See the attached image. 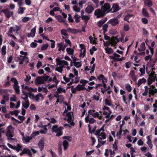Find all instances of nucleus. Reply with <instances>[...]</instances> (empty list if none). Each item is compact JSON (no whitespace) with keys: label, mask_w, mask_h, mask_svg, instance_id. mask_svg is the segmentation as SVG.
<instances>
[{"label":"nucleus","mask_w":157,"mask_h":157,"mask_svg":"<svg viewBox=\"0 0 157 157\" xmlns=\"http://www.w3.org/2000/svg\"><path fill=\"white\" fill-rule=\"evenodd\" d=\"M58 125H55L52 127V132H55L57 133L56 134V136H60L63 134V132H62V131L64 129L63 127H60L58 128Z\"/></svg>","instance_id":"nucleus-1"},{"label":"nucleus","mask_w":157,"mask_h":157,"mask_svg":"<svg viewBox=\"0 0 157 157\" xmlns=\"http://www.w3.org/2000/svg\"><path fill=\"white\" fill-rule=\"evenodd\" d=\"M13 128L11 125H9L7 128V131L6 133V136L7 137V139L9 140H13V139L12 138L13 136L12 134L13 131L11 130Z\"/></svg>","instance_id":"nucleus-2"},{"label":"nucleus","mask_w":157,"mask_h":157,"mask_svg":"<svg viewBox=\"0 0 157 157\" xmlns=\"http://www.w3.org/2000/svg\"><path fill=\"white\" fill-rule=\"evenodd\" d=\"M106 13L102 10L98 9L96 10L94 12V15L97 16V18H99L104 17Z\"/></svg>","instance_id":"nucleus-3"},{"label":"nucleus","mask_w":157,"mask_h":157,"mask_svg":"<svg viewBox=\"0 0 157 157\" xmlns=\"http://www.w3.org/2000/svg\"><path fill=\"white\" fill-rule=\"evenodd\" d=\"M1 12L4 13L6 17L8 18H9L11 16H13V12L12 11H9V10L8 8L1 10Z\"/></svg>","instance_id":"nucleus-4"},{"label":"nucleus","mask_w":157,"mask_h":157,"mask_svg":"<svg viewBox=\"0 0 157 157\" xmlns=\"http://www.w3.org/2000/svg\"><path fill=\"white\" fill-rule=\"evenodd\" d=\"M121 9L118 4L114 3L113 4L112 6L109 11L112 13H115L120 10Z\"/></svg>","instance_id":"nucleus-5"},{"label":"nucleus","mask_w":157,"mask_h":157,"mask_svg":"<svg viewBox=\"0 0 157 157\" xmlns=\"http://www.w3.org/2000/svg\"><path fill=\"white\" fill-rule=\"evenodd\" d=\"M110 6L108 3H105L103 6L101 7V9L105 13H108L110 12L109 10H110Z\"/></svg>","instance_id":"nucleus-6"},{"label":"nucleus","mask_w":157,"mask_h":157,"mask_svg":"<svg viewBox=\"0 0 157 157\" xmlns=\"http://www.w3.org/2000/svg\"><path fill=\"white\" fill-rule=\"evenodd\" d=\"M28 59V57H27L20 55L19 56L16 57L14 59L17 62H18V60H19V63L20 64H23L25 59Z\"/></svg>","instance_id":"nucleus-7"},{"label":"nucleus","mask_w":157,"mask_h":157,"mask_svg":"<svg viewBox=\"0 0 157 157\" xmlns=\"http://www.w3.org/2000/svg\"><path fill=\"white\" fill-rule=\"evenodd\" d=\"M80 48H81V53L79 55L80 57H82V58H84L86 54V49L85 47V45L83 44H79Z\"/></svg>","instance_id":"nucleus-8"},{"label":"nucleus","mask_w":157,"mask_h":157,"mask_svg":"<svg viewBox=\"0 0 157 157\" xmlns=\"http://www.w3.org/2000/svg\"><path fill=\"white\" fill-rule=\"evenodd\" d=\"M27 154L29 157H31L32 156V154L31 151L29 149L27 148H24L22 150V152L20 154L21 156H22L24 154Z\"/></svg>","instance_id":"nucleus-9"},{"label":"nucleus","mask_w":157,"mask_h":157,"mask_svg":"<svg viewBox=\"0 0 157 157\" xmlns=\"http://www.w3.org/2000/svg\"><path fill=\"white\" fill-rule=\"evenodd\" d=\"M119 23V20L118 19L116 18L111 19L107 22V23H110L113 26H115L118 24Z\"/></svg>","instance_id":"nucleus-10"},{"label":"nucleus","mask_w":157,"mask_h":157,"mask_svg":"<svg viewBox=\"0 0 157 157\" xmlns=\"http://www.w3.org/2000/svg\"><path fill=\"white\" fill-rule=\"evenodd\" d=\"M34 82L35 84L36 85L44 83L43 79L42 78L41 76L37 77Z\"/></svg>","instance_id":"nucleus-11"},{"label":"nucleus","mask_w":157,"mask_h":157,"mask_svg":"<svg viewBox=\"0 0 157 157\" xmlns=\"http://www.w3.org/2000/svg\"><path fill=\"white\" fill-rule=\"evenodd\" d=\"M44 138L42 137L38 143V145L41 151H42L44 148Z\"/></svg>","instance_id":"nucleus-12"},{"label":"nucleus","mask_w":157,"mask_h":157,"mask_svg":"<svg viewBox=\"0 0 157 157\" xmlns=\"http://www.w3.org/2000/svg\"><path fill=\"white\" fill-rule=\"evenodd\" d=\"M36 31V28L35 27H34L31 30V33H28L27 36L28 37H33L35 36Z\"/></svg>","instance_id":"nucleus-13"},{"label":"nucleus","mask_w":157,"mask_h":157,"mask_svg":"<svg viewBox=\"0 0 157 157\" xmlns=\"http://www.w3.org/2000/svg\"><path fill=\"white\" fill-rule=\"evenodd\" d=\"M94 9L91 5L88 6L86 8L85 11L88 13H90L94 10Z\"/></svg>","instance_id":"nucleus-14"},{"label":"nucleus","mask_w":157,"mask_h":157,"mask_svg":"<svg viewBox=\"0 0 157 157\" xmlns=\"http://www.w3.org/2000/svg\"><path fill=\"white\" fill-rule=\"evenodd\" d=\"M28 91H29V93L27 92L26 91H25L24 90H22V92L23 93V94L25 95V96L26 95H28L29 96V94L30 93H32L33 92H36L37 91V89H26Z\"/></svg>","instance_id":"nucleus-15"},{"label":"nucleus","mask_w":157,"mask_h":157,"mask_svg":"<svg viewBox=\"0 0 157 157\" xmlns=\"http://www.w3.org/2000/svg\"><path fill=\"white\" fill-rule=\"evenodd\" d=\"M98 139L102 140V139H105L106 138V133L105 132H102L98 136Z\"/></svg>","instance_id":"nucleus-16"},{"label":"nucleus","mask_w":157,"mask_h":157,"mask_svg":"<svg viewBox=\"0 0 157 157\" xmlns=\"http://www.w3.org/2000/svg\"><path fill=\"white\" fill-rule=\"evenodd\" d=\"M88 132L89 133H94L95 132V130L97 128V126L95 125L93 128L92 130H91V128L90 126V124H88Z\"/></svg>","instance_id":"nucleus-17"},{"label":"nucleus","mask_w":157,"mask_h":157,"mask_svg":"<svg viewBox=\"0 0 157 157\" xmlns=\"http://www.w3.org/2000/svg\"><path fill=\"white\" fill-rule=\"evenodd\" d=\"M146 82V80L144 78L140 79L137 83V86L139 87L142 84H145Z\"/></svg>","instance_id":"nucleus-18"},{"label":"nucleus","mask_w":157,"mask_h":157,"mask_svg":"<svg viewBox=\"0 0 157 157\" xmlns=\"http://www.w3.org/2000/svg\"><path fill=\"white\" fill-rule=\"evenodd\" d=\"M14 150H16L17 152L22 150V146L20 144H17L16 146H15Z\"/></svg>","instance_id":"nucleus-19"},{"label":"nucleus","mask_w":157,"mask_h":157,"mask_svg":"<svg viewBox=\"0 0 157 157\" xmlns=\"http://www.w3.org/2000/svg\"><path fill=\"white\" fill-rule=\"evenodd\" d=\"M63 144L64 147V149L65 151H66L69 147V143L66 140H64L63 141Z\"/></svg>","instance_id":"nucleus-20"},{"label":"nucleus","mask_w":157,"mask_h":157,"mask_svg":"<svg viewBox=\"0 0 157 157\" xmlns=\"http://www.w3.org/2000/svg\"><path fill=\"white\" fill-rule=\"evenodd\" d=\"M145 4L149 8L151 7L153 5V3L151 0H145Z\"/></svg>","instance_id":"nucleus-21"},{"label":"nucleus","mask_w":157,"mask_h":157,"mask_svg":"<svg viewBox=\"0 0 157 157\" xmlns=\"http://www.w3.org/2000/svg\"><path fill=\"white\" fill-rule=\"evenodd\" d=\"M67 30L70 33L73 34H76L78 33L77 29H72L71 28H68L67 29Z\"/></svg>","instance_id":"nucleus-22"},{"label":"nucleus","mask_w":157,"mask_h":157,"mask_svg":"<svg viewBox=\"0 0 157 157\" xmlns=\"http://www.w3.org/2000/svg\"><path fill=\"white\" fill-rule=\"evenodd\" d=\"M142 11V13L144 17H149V14L147 11V10L146 9L143 8Z\"/></svg>","instance_id":"nucleus-23"},{"label":"nucleus","mask_w":157,"mask_h":157,"mask_svg":"<svg viewBox=\"0 0 157 157\" xmlns=\"http://www.w3.org/2000/svg\"><path fill=\"white\" fill-rule=\"evenodd\" d=\"M105 102L106 105H107L109 106L113 105L111 100L110 99H108V98H106L105 99Z\"/></svg>","instance_id":"nucleus-24"},{"label":"nucleus","mask_w":157,"mask_h":157,"mask_svg":"<svg viewBox=\"0 0 157 157\" xmlns=\"http://www.w3.org/2000/svg\"><path fill=\"white\" fill-rule=\"evenodd\" d=\"M106 20H101L98 22V25L99 27H101L105 23L107 20V18H106Z\"/></svg>","instance_id":"nucleus-25"},{"label":"nucleus","mask_w":157,"mask_h":157,"mask_svg":"<svg viewBox=\"0 0 157 157\" xmlns=\"http://www.w3.org/2000/svg\"><path fill=\"white\" fill-rule=\"evenodd\" d=\"M66 50L68 53V54L71 55H73L74 50L73 49L69 48H67Z\"/></svg>","instance_id":"nucleus-26"},{"label":"nucleus","mask_w":157,"mask_h":157,"mask_svg":"<svg viewBox=\"0 0 157 157\" xmlns=\"http://www.w3.org/2000/svg\"><path fill=\"white\" fill-rule=\"evenodd\" d=\"M43 95L40 93H39L36 95L35 96L34 100H35L36 101H38L39 100L40 97H43Z\"/></svg>","instance_id":"nucleus-27"},{"label":"nucleus","mask_w":157,"mask_h":157,"mask_svg":"<svg viewBox=\"0 0 157 157\" xmlns=\"http://www.w3.org/2000/svg\"><path fill=\"white\" fill-rule=\"evenodd\" d=\"M22 106L25 109H27L29 107L30 104L29 100L26 101L25 103H22Z\"/></svg>","instance_id":"nucleus-28"},{"label":"nucleus","mask_w":157,"mask_h":157,"mask_svg":"<svg viewBox=\"0 0 157 157\" xmlns=\"http://www.w3.org/2000/svg\"><path fill=\"white\" fill-rule=\"evenodd\" d=\"M149 94L150 95H153L157 92V89H149Z\"/></svg>","instance_id":"nucleus-29"},{"label":"nucleus","mask_w":157,"mask_h":157,"mask_svg":"<svg viewBox=\"0 0 157 157\" xmlns=\"http://www.w3.org/2000/svg\"><path fill=\"white\" fill-rule=\"evenodd\" d=\"M25 9V7H19L18 9V13L19 14H22L24 13V10Z\"/></svg>","instance_id":"nucleus-30"},{"label":"nucleus","mask_w":157,"mask_h":157,"mask_svg":"<svg viewBox=\"0 0 157 157\" xmlns=\"http://www.w3.org/2000/svg\"><path fill=\"white\" fill-rule=\"evenodd\" d=\"M4 93L5 94L3 95V98L6 99V101H8L9 99V94L7 92V90L6 91V92Z\"/></svg>","instance_id":"nucleus-31"},{"label":"nucleus","mask_w":157,"mask_h":157,"mask_svg":"<svg viewBox=\"0 0 157 157\" xmlns=\"http://www.w3.org/2000/svg\"><path fill=\"white\" fill-rule=\"evenodd\" d=\"M20 113V111L19 110H15L13 111H10V113L12 115H13L15 114V116H17L18 115V113Z\"/></svg>","instance_id":"nucleus-32"},{"label":"nucleus","mask_w":157,"mask_h":157,"mask_svg":"<svg viewBox=\"0 0 157 157\" xmlns=\"http://www.w3.org/2000/svg\"><path fill=\"white\" fill-rule=\"evenodd\" d=\"M81 62H73L75 66L77 68H78L82 66Z\"/></svg>","instance_id":"nucleus-33"},{"label":"nucleus","mask_w":157,"mask_h":157,"mask_svg":"<svg viewBox=\"0 0 157 157\" xmlns=\"http://www.w3.org/2000/svg\"><path fill=\"white\" fill-rule=\"evenodd\" d=\"M75 80L74 81V80L73 79H72V81L71 82H70L69 84V85H71L73 83H77L79 81V78L75 77Z\"/></svg>","instance_id":"nucleus-34"},{"label":"nucleus","mask_w":157,"mask_h":157,"mask_svg":"<svg viewBox=\"0 0 157 157\" xmlns=\"http://www.w3.org/2000/svg\"><path fill=\"white\" fill-rule=\"evenodd\" d=\"M56 62H57V64L59 65H63V60L60 59L59 57H58L56 59Z\"/></svg>","instance_id":"nucleus-35"},{"label":"nucleus","mask_w":157,"mask_h":157,"mask_svg":"<svg viewBox=\"0 0 157 157\" xmlns=\"http://www.w3.org/2000/svg\"><path fill=\"white\" fill-rule=\"evenodd\" d=\"M102 29L103 30L104 34L107 31L108 28V25L107 24H105L103 26Z\"/></svg>","instance_id":"nucleus-36"},{"label":"nucleus","mask_w":157,"mask_h":157,"mask_svg":"<svg viewBox=\"0 0 157 157\" xmlns=\"http://www.w3.org/2000/svg\"><path fill=\"white\" fill-rule=\"evenodd\" d=\"M132 16V15L128 13L127 14V15L124 17V21H127L128 22L129 21L128 20L129 19L130 17H131Z\"/></svg>","instance_id":"nucleus-37"},{"label":"nucleus","mask_w":157,"mask_h":157,"mask_svg":"<svg viewBox=\"0 0 157 157\" xmlns=\"http://www.w3.org/2000/svg\"><path fill=\"white\" fill-rule=\"evenodd\" d=\"M67 29H62L61 30V33L65 36H68V34L67 33Z\"/></svg>","instance_id":"nucleus-38"},{"label":"nucleus","mask_w":157,"mask_h":157,"mask_svg":"<svg viewBox=\"0 0 157 157\" xmlns=\"http://www.w3.org/2000/svg\"><path fill=\"white\" fill-rule=\"evenodd\" d=\"M90 16H86V15H84L82 16H81V18H82V20H86V21H88L90 19Z\"/></svg>","instance_id":"nucleus-39"},{"label":"nucleus","mask_w":157,"mask_h":157,"mask_svg":"<svg viewBox=\"0 0 157 157\" xmlns=\"http://www.w3.org/2000/svg\"><path fill=\"white\" fill-rule=\"evenodd\" d=\"M55 18L59 22L61 23L63 21V19H62V17L60 15H57V16H55Z\"/></svg>","instance_id":"nucleus-40"},{"label":"nucleus","mask_w":157,"mask_h":157,"mask_svg":"<svg viewBox=\"0 0 157 157\" xmlns=\"http://www.w3.org/2000/svg\"><path fill=\"white\" fill-rule=\"evenodd\" d=\"M63 66H60L59 67L56 68L55 70L59 72L62 73L63 71Z\"/></svg>","instance_id":"nucleus-41"},{"label":"nucleus","mask_w":157,"mask_h":157,"mask_svg":"<svg viewBox=\"0 0 157 157\" xmlns=\"http://www.w3.org/2000/svg\"><path fill=\"white\" fill-rule=\"evenodd\" d=\"M48 46V43L45 44H43V46L41 47V50L42 51H44L46 50Z\"/></svg>","instance_id":"nucleus-42"},{"label":"nucleus","mask_w":157,"mask_h":157,"mask_svg":"<svg viewBox=\"0 0 157 157\" xmlns=\"http://www.w3.org/2000/svg\"><path fill=\"white\" fill-rule=\"evenodd\" d=\"M41 77L43 79L44 83V81H46L48 80L49 78V76L45 75L44 76H41Z\"/></svg>","instance_id":"nucleus-43"},{"label":"nucleus","mask_w":157,"mask_h":157,"mask_svg":"<svg viewBox=\"0 0 157 157\" xmlns=\"http://www.w3.org/2000/svg\"><path fill=\"white\" fill-rule=\"evenodd\" d=\"M6 47L5 46H3L2 49V54L5 55L6 53Z\"/></svg>","instance_id":"nucleus-44"},{"label":"nucleus","mask_w":157,"mask_h":157,"mask_svg":"<svg viewBox=\"0 0 157 157\" xmlns=\"http://www.w3.org/2000/svg\"><path fill=\"white\" fill-rule=\"evenodd\" d=\"M141 51H144L146 49L145 44L144 42L142 43L140 45Z\"/></svg>","instance_id":"nucleus-45"},{"label":"nucleus","mask_w":157,"mask_h":157,"mask_svg":"<svg viewBox=\"0 0 157 157\" xmlns=\"http://www.w3.org/2000/svg\"><path fill=\"white\" fill-rule=\"evenodd\" d=\"M53 76H54V77L52 79V81L56 83V85H57L59 82L57 79L56 76V75H53Z\"/></svg>","instance_id":"nucleus-46"},{"label":"nucleus","mask_w":157,"mask_h":157,"mask_svg":"<svg viewBox=\"0 0 157 157\" xmlns=\"http://www.w3.org/2000/svg\"><path fill=\"white\" fill-rule=\"evenodd\" d=\"M62 138L66 139L69 141H71V137L70 136H63Z\"/></svg>","instance_id":"nucleus-47"},{"label":"nucleus","mask_w":157,"mask_h":157,"mask_svg":"<svg viewBox=\"0 0 157 157\" xmlns=\"http://www.w3.org/2000/svg\"><path fill=\"white\" fill-rule=\"evenodd\" d=\"M73 9L75 11L78 12L80 11V9L77 6L75 5L73 6Z\"/></svg>","instance_id":"nucleus-48"},{"label":"nucleus","mask_w":157,"mask_h":157,"mask_svg":"<svg viewBox=\"0 0 157 157\" xmlns=\"http://www.w3.org/2000/svg\"><path fill=\"white\" fill-rule=\"evenodd\" d=\"M141 21L144 24H147L148 23V20L146 18H143L141 19Z\"/></svg>","instance_id":"nucleus-49"},{"label":"nucleus","mask_w":157,"mask_h":157,"mask_svg":"<svg viewBox=\"0 0 157 157\" xmlns=\"http://www.w3.org/2000/svg\"><path fill=\"white\" fill-rule=\"evenodd\" d=\"M32 136H28L26 138L24 137V139L25 140V141L26 143L29 142L30 140L32 139Z\"/></svg>","instance_id":"nucleus-50"},{"label":"nucleus","mask_w":157,"mask_h":157,"mask_svg":"<svg viewBox=\"0 0 157 157\" xmlns=\"http://www.w3.org/2000/svg\"><path fill=\"white\" fill-rule=\"evenodd\" d=\"M67 89H57V91L56 92H57L59 94H60L62 92L65 93L66 90Z\"/></svg>","instance_id":"nucleus-51"},{"label":"nucleus","mask_w":157,"mask_h":157,"mask_svg":"<svg viewBox=\"0 0 157 157\" xmlns=\"http://www.w3.org/2000/svg\"><path fill=\"white\" fill-rule=\"evenodd\" d=\"M68 20L70 22H74V20L72 18L71 15L70 14H68Z\"/></svg>","instance_id":"nucleus-52"},{"label":"nucleus","mask_w":157,"mask_h":157,"mask_svg":"<svg viewBox=\"0 0 157 157\" xmlns=\"http://www.w3.org/2000/svg\"><path fill=\"white\" fill-rule=\"evenodd\" d=\"M16 31V29L14 28L13 27H10V29L8 31V32L11 33H12L13 32H15Z\"/></svg>","instance_id":"nucleus-53"},{"label":"nucleus","mask_w":157,"mask_h":157,"mask_svg":"<svg viewBox=\"0 0 157 157\" xmlns=\"http://www.w3.org/2000/svg\"><path fill=\"white\" fill-rule=\"evenodd\" d=\"M88 82V81L85 80H81L80 81V83H82L83 86H85V85L86 83Z\"/></svg>","instance_id":"nucleus-54"},{"label":"nucleus","mask_w":157,"mask_h":157,"mask_svg":"<svg viewBox=\"0 0 157 157\" xmlns=\"http://www.w3.org/2000/svg\"><path fill=\"white\" fill-rule=\"evenodd\" d=\"M96 121V120L93 118L91 117L89 119L88 122L90 124H93Z\"/></svg>","instance_id":"nucleus-55"},{"label":"nucleus","mask_w":157,"mask_h":157,"mask_svg":"<svg viewBox=\"0 0 157 157\" xmlns=\"http://www.w3.org/2000/svg\"><path fill=\"white\" fill-rule=\"evenodd\" d=\"M30 18L29 17H25L22 19V21L23 22H26L29 21Z\"/></svg>","instance_id":"nucleus-56"},{"label":"nucleus","mask_w":157,"mask_h":157,"mask_svg":"<svg viewBox=\"0 0 157 157\" xmlns=\"http://www.w3.org/2000/svg\"><path fill=\"white\" fill-rule=\"evenodd\" d=\"M113 49L111 48H108L106 52L108 54H111L113 52Z\"/></svg>","instance_id":"nucleus-57"},{"label":"nucleus","mask_w":157,"mask_h":157,"mask_svg":"<svg viewBox=\"0 0 157 157\" xmlns=\"http://www.w3.org/2000/svg\"><path fill=\"white\" fill-rule=\"evenodd\" d=\"M39 131H35L33 132L31 134V136L32 137L34 136H38L39 135Z\"/></svg>","instance_id":"nucleus-58"},{"label":"nucleus","mask_w":157,"mask_h":157,"mask_svg":"<svg viewBox=\"0 0 157 157\" xmlns=\"http://www.w3.org/2000/svg\"><path fill=\"white\" fill-rule=\"evenodd\" d=\"M50 41L52 42L51 44L52 48H53L55 47V41L53 40H51Z\"/></svg>","instance_id":"nucleus-59"},{"label":"nucleus","mask_w":157,"mask_h":157,"mask_svg":"<svg viewBox=\"0 0 157 157\" xmlns=\"http://www.w3.org/2000/svg\"><path fill=\"white\" fill-rule=\"evenodd\" d=\"M48 125H38V127L39 128H43V129L45 130H48V129L47 128V127L48 126Z\"/></svg>","instance_id":"nucleus-60"},{"label":"nucleus","mask_w":157,"mask_h":157,"mask_svg":"<svg viewBox=\"0 0 157 157\" xmlns=\"http://www.w3.org/2000/svg\"><path fill=\"white\" fill-rule=\"evenodd\" d=\"M117 43L116 42L115 40H112L110 42V44L112 46H115L117 44Z\"/></svg>","instance_id":"nucleus-61"},{"label":"nucleus","mask_w":157,"mask_h":157,"mask_svg":"<svg viewBox=\"0 0 157 157\" xmlns=\"http://www.w3.org/2000/svg\"><path fill=\"white\" fill-rule=\"evenodd\" d=\"M18 84L17 81L16 82H15L13 85V88H19L20 86L18 85Z\"/></svg>","instance_id":"nucleus-62"},{"label":"nucleus","mask_w":157,"mask_h":157,"mask_svg":"<svg viewBox=\"0 0 157 157\" xmlns=\"http://www.w3.org/2000/svg\"><path fill=\"white\" fill-rule=\"evenodd\" d=\"M144 68H141L140 69V71L141 73L142 74H144L145 73V66L143 65Z\"/></svg>","instance_id":"nucleus-63"},{"label":"nucleus","mask_w":157,"mask_h":157,"mask_svg":"<svg viewBox=\"0 0 157 157\" xmlns=\"http://www.w3.org/2000/svg\"><path fill=\"white\" fill-rule=\"evenodd\" d=\"M17 2V4L19 7H21V6L23 5V0H20Z\"/></svg>","instance_id":"nucleus-64"}]
</instances>
